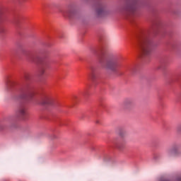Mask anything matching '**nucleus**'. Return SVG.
<instances>
[{"mask_svg":"<svg viewBox=\"0 0 181 181\" xmlns=\"http://www.w3.org/2000/svg\"><path fill=\"white\" fill-rule=\"evenodd\" d=\"M98 62L100 66L105 70L110 71H117L121 64V57L118 54L107 55L103 54L98 58Z\"/></svg>","mask_w":181,"mask_h":181,"instance_id":"nucleus-1","label":"nucleus"},{"mask_svg":"<svg viewBox=\"0 0 181 181\" xmlns=\"http://www.w3.org/2000/svg\"><path fill=\"white\" fill-rule=\"evenodd\" d=\"M139 47L142 56H149L152 53V49H153L152 39L148 35L141 37L139 41Z\"/></svg>","mask_w":181,"mask_h":181,"instance_id":"nucleus-2","label":"nucleus"},{"mask_svg":"<svg viewBox=\"0 0 181 181\" xmlns=\"http://www.w3.org/2000/svg\"><path fill=\"white\" fill-rule=\"evenodd\" d=\"M129 4H127L124 8V13L127 16H132V15H135V12H136V9H138V6H141L142 4H144L143 0H129Z\"/></svg>","mask_w":181,"mask_h":181,"instance_id":"nucleus-3","label":"nucleus"},{"mask_svg":"<svg viewBox=\"0 0 181 181\" xmlns=\"http://www.w3.org/2000/svg\"><path fill=\"white\" fill-rule=\"evenodd\" d=\"M37 103L41 105H53L54 100L50 95L44 93L39 96L37 99Z\"/></svg>","mask_w":181,"mask_h":181,"instance_id":"nucleus-4","label":"nucleus"},{"mask_svg":"<svg viewBox=\"0 0 181 181\" xmlns=\"http://www.w3.org/2000/svg\"><path fill=\"white\" fill-rule=\"evenodd\" d=\"M59 12L64 18H73V16H76V9L73 7H68L65 10H60Z\"/></svg>","mask_w":181,"mask_h":181,"instance_id":"nucleus-5","label":"nucleus"},{"mask_svg":"<svg viewBox=\"0 0 181 181\" xmlns=\"http://www.w3.org/2000/svg\"><path fill=\"white\" fill-rule=\"evenodd\" d=\"M107 14V6L105 5H100L95 11V15L98 18H103V16H105Z\"/></svg>","mask_w":181,"mask_h":181,"instance_id":"nucleus-6","label":"nucleus"},{"mask_svg":"<svg viewBox=\"0 0 181 181\" xmlns=\"http://www.w3.org/2000/svg\"><path fill=\"white\" fill-rule=\"evenodd\" d=\"M35 95V90L32 88H29L25 92L19 95V98L21 100H26V98H33Z\"/></svg>","mask_w":181,"mask_h":181,"instance_id":"nucleus-7","label":"nucleus"},{"mask_svg":"<svg viewBox=\"0 0 181 181\" xmlns=\"http://www.w3.org/2000/svg\"><path fill=\"white\" fill-rule=\"evenodd\" d=\"M89 76L91 81L94 83V81L98 78V69L95 66H90Z\"/></svg>","mask_w":181,"mask_h":181,"instance_id":"nucleus-8","label":"nucleus"},{"mask_svg":"<svg viewBox=\"0 0 181 181\" xmlns=\"http://www.w3.org/2000/svg\"><path fill=\"white\" fill-rule=\"evenodd\" d=\"M17 114L18 115V117H20V118L22 119H26V117H28L26 107L25 106H20L17 111Z\"/></svg>","mask_w":181,"mask_h":181,"instance_id":"nucleus-9","label":"nucleus"},{"mask_svg":"<svg viewBox=\"0 0 181 181\" xmlns=\"http://www.w3.org/2000/svg\"><path fill=\"white\" fill-rule=\"evenodd\" d=\"M49 66V62L47 61H44L41 63L40 67V74L41 76H43L45 73L46 72V69H47V66Z\"/></svg>","mask_w":181,"mask_h":181,"instance_id":"nucleus-10","label":"nucleus"},{"mask_svg":"<svg viewBox=\"0 0 181 181\" xmlns=\"http://www.w3.org/2000/svg\"><path fill=\"white\" fill-rule=\"evenodd\" d=\"M176 153H177V147L173 146L171 148L167 150L166 155L170 158L172 156H175Z\"/></svg>","mask_w":181,"mask_h":181,"instance_id":"nucleus-11","label":"nucleus"},{"mask_svg":"<svg viewBox=\"0 0 181 181\" xmlns=\"http://www.w3.org/2000/svg\"><path fill=\"white\" fill-rule=\"evenodd\" d=\"M134 104V100L132 99H126L123 102V108L125 110H129L131 107H132V105Z\"/></svg>","mask_w":181,"mask_h":181,"instance_id":"nucleus-12","label":"nucleus"},{"mask_svg":"<svg viewBox=\"0 0 181 181\" xmlns=\"http://www.w3.org/2000/svg\"><path fill=\"white\" fill-rule=\"evenodd\" d=\"M36 57H36V55H33V54L30 55L28 57V60H30V62H33L35 63V62H36V59H36Z\"/></svg>","mask_w":181,"mask_h":181,"instance_id":"nucleus-13","label":"nucleus"},{"mask_svg":"<svg viewBox=\"0 0 181 181\" xmlns=\"http://www.w3.org/2000/svg\"><path fill=\"white\" fill-rule=\"evenodd\" d=\"M6 31L5 27L0 25V33H4Z\"/></svg>","mask_w":181,"mask_h":181,"instance_id":"nucleus-14","label":"nucleus"},{"mask_svg":"<svg viewBox=\"0 0 181 181\" xmlns=\"http://www.w3.org/2000/svg\"><path fill=\"white\" fill-rule=\"evenodd\" d=\"M24 78H25V80L28 81V80H29V78H30V76L28 74H25L24 75Z\"/></svg>","mask_w":181,"mask_h":181,"instance_id":"nucleus-15","label":"nucleus"},{"mask_svg":"<svg viewBox=\"0 0 181 181\" xmlns=\"http://www.w3.org/2000/svg\"><path fill=\"white\" fill-rule=\"evenodd\" d=\"M177 132H178V134H181V125L178 127Z\"/></svg>","mask_w":181,"mask_h":181,"instance_id":"nucleus-16","label":"nucleus"},{"mask_svg":"<svg viewBox=\"0 0 181 181\" xmlns=\"http://www.w3.org/2000/svg\"><path fill=\"white\" fill-rule=\"evenodd\" d=\"M177 180L181 181V177L177 178Z\"/></svg>","mask_w":181,"mask_h":181,"instance_id":"nucleus-17","label":"nucleus"},{"mask_svg":"<svg viewBox=\"0 0 181 181\" xmlns=\"http://www.w3.org/2000/svg\"><path fill=\"white\" fill-rule=\"evenodd\" d=\"M155 25H156V26H158V23H155Z\"/></svg>","mask_w":181,"mask_h":181,"instance_id":"nucleus-18","label":"nucleus"}]
</instances>
